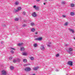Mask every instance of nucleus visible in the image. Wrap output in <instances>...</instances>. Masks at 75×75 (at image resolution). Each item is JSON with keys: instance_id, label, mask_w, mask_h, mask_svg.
<instances>
[{"instance_id": "17", "label": "nucleus", "mask_w": 75, "mask_h": 75, "mask_svg": "<svg viewBox=\"0 0 75 75\" xmlns=\"http://www.w3.org/2000/svg\"><path fill=\"white\" fill-rule=\"evenodd\" d=\"M68 23L66 22L64 24V25H65V26H67V25H68Z\"/></svg>"}, {"instance_id": "2", "label": "nucleus", "mask_w": 75, "mask_h": 75, "mask_svg": "<svg viewBox=\"0 0 75 75\" xmlns=\"http://www.w3.org/2000/svg\"><path fill=\"white\" fill-rule=\"evenodd\" d=\"M1 74L2 75H6L7 72L4 70H3L1 71Z\"/></svg>"}, {"instance_id": "1", "label": "nucleus", "mask_w": 75, "mask_h": 75, "mask_svg": "<svg viewBox=\"0 0 75 75\" xmlns=\"http://www.w3.org/2000/svg\"><path fill=\"white\" fill-rule=\"evenodd\" d=\"M73 51V49L72 47H69L68 49V50H67V51L69 52V54H72V53H71V51Z\"/></svg>"}, {"instance_id": "10", "label": "nucleus", "mask_w": 75, "mask_h": 75, "mask_svg": "<svg viewBox=\"0 0 75 75\" xmlns=\"http://www.w3.org/2000/svg\"><path fill=\"white\" fill-rule=\"evenodd\" d=\"M39 68L38 67H37L33 68V70H37Z\"/></svg>"}, {"instance_id": "16", "label": "nucleus", "mask_w": 75, "mask_h": 75, "mask_svg": "<svg viewBox=\"0 0 75 75\" xmlns=\"http://www.w3.org/2000/svg\"><path fill=\"white\" fill-rule=\"evenodd\" d=\"M75 15V13L73 12H71L70 13V15L71 16H74Z\"/></svg>"}, {"instance_id": "23", "label": "nucleus", "mask_w": 75, "mask_h": 75, "mask_svg": "<svg viewBox=\"0 0 75 75\" xmlns=\"http://www.w3.org/2000/svg\"><path fill=\"white\" fill-rule=\"evenodd\" d=\"M23 44V43H22L21 44L19 43L18 44V46H21V45H22Z\"/></svg>"}, {"instance_id": "31", "label": "nucleus", "mask_w": 75, "mask_h": 75, "mask_svg": "<svg viewBox=\"0 0 75 75\" xmlns=\"http://www.w3.org/2000/svg\"><path fill=\"white\" fill-rule=\"evenodd\" d=\"M13 62H17V60H14L13 61Z\"/></svg>"}, {"instance_id": "38", "label": "nucleus", "mask_w": 75, "mask_h": 75, "mask_svg": "<svg viewBox=\"0 0 75 75\" xmlns=\"http://www.w3.org/2000/svg\"><path fill=\"white\" fill-rule=\"evenodd\" d=\"M37 33H38V32H36L35 33V34H37Z\"/></svg>"}, {"instance_id": "40", "label": "nucleus", "mask_w": 75, "mask_h": 75, "mask_svg": "<svg viewBox=\"0 0 75 75\" xmlns=\"http://www.w3.org/2000/svg\"><path fill=\"white\" fill-rule=\"evenodd\" d=\"M43 4L44 5H45V3H44Z\"/></svg>"}, {"instance_id": "15", "label": "nucleus", "mask_w": 75, "mask_h": 75, "mask_svg": "<svg viewBox=\"0 0 75 75\" xmlns=\"http://www.w3.org/2000/svg\"><path fill=\"white\" fill-rule=\"evenodd\" d=\"M71 7H73L75 6V5L73 4H71Z\"/></svg>"}, {"instance_id": "12", "label": "nucleus", "mask_w": 75, "mask_h": 75, "mask_svg": "<svg viewBox=\"0 0 75 75\" xmlns=\"http://www.w3.org/2000/svg\"><path fill=\"white\" fill-rule=\"evenodd\" d=\"M23 55H27V52H24L22 54Z\"/></svg>"}, {"instance_id": "30", "label": "nucleus", "mask_w": 75, "mask_h": 75, "mask_svg": "<svg viewBox=\"0 0 75 75\" xmlns=\"http://www.w3.org/2000/svg\"><path fill=\"white\" fill-rule=\"evenodd\" d=\"M15 21H18V18H16L15 19Z\"/></svg>"}, {"instance_id": "13", "label": "nucleus", "mask_w": 75, "mask_h": 75, "mask_svg": "<svg viewBox=\"0 0 75 75\" xmlns=\"http://www.w3.org/2000/svg\"><path fill=\"white\" fill-rule=\"evenodd\" d=\"M11 70H13L14 69V67L13 66H11L10 67Z\"/></svg>"}, {"instance_id": "6", "label": "nucleus", "mask_w": 75, "mask_h": 75, "mask_svg": "<svg viewBox=\"0 0 75 75\" xmlns=\"http://www.w3.org/2000/svg\"><path fill=\"white\" fill-rule=\"evenodd\" d=\"M32 16H33V17H35L37 16V15L34 12L32 14Z\"/></svg>"}, {"instance_id": "8", "label": "nucleus", "mask_w": 75, "mask_h": 75, "mask_svg": "<svg viewBox=\"0 0 75 75\" xmlns=\"http://www.w3.org/2000/svg\"><path fill=\"white\" fill-rule=\"evenodd\" d=\"M40 48L41 50H44L45 48H44V46L42 45L40 47Z\"/></svg>"}, {"instance_id": "37", "label": "nucleus", "mask_w": 75, "mask_h": 75, "mask_svg": "<svg viewBox=\"0 0 75 75\" xmlns=\"http://www.w3.org/2000/svg\"><path fill=\"white\" fill-rule=\"evenodd\" d=\"M25 25H23V27H25Z\"/></svg>"}, {"instance_id": "29", "label": "nucleus", "mask_w": 75, "mask_h": 75, "mask_svg": "<svg viewBox=\"0 0 75 75\" xmlns=\"http://www.w3.org/2000/svg\"><path fill=\"white\" fill-rule=\"evenodd\" d=\"M63 17L64 18H65V17H66V16L65 15H62Z\"/></svg>"}, {"instance_id": "41", "label": "nucleus", "mask_w": 75, "mask_h": 75, "mask_svg": "<svg viewBox=\"0 0 75 75\" xmlns=\"http://www.w3.org/2000/svg\"><path fill=\"white\" fill-rule=\"evenodd\" d=\"M74 38V40H75V38Z\"/></svg>"}, {"instance_id": "22", "label": "nucleus", "mask_w": 75, "mask_h": 75, "mask_svg": "<svg viewBox=\"0 0 75 75\" xmlns=\"http://www.w3.org/2000/svg\"><path fill=\"white\" fill-rule=\"evenodd\" d=\"M30 25H31V26H33V25H34V23L33 22L31 23H30Z\"/></svg>"}, {"instance_id": "26", "label": "nucleus", "mask_w": 75, "mask_h": 75, "mask_svg": "<svg viewBox=\"0 0 75 75\" xmlns=\"http://www.w3.org/2000/svg\"><path fill=\"white\" fill-rule=\"evenodd\" d=\"M59 54H57L56 55V57H59Z\"/></svg>"}, {"instance_id": "35", "label": "nucleus", "mask_w": 75, "mask_h": 75, "mask_svg": "<svg viewBox=\"0 0 75 75\" xmlns=\"http://www.w3.org/2000/svg\"><path fill=\"white\" fill-rule=\"evenodd\" d=\"M62 4H65V2H64V1H63L62 2Z\"/></svg>"}, {"instance_id": "20", "label": "nucleus", "mask_w": 75, "mask_h": 75, "mask_svg": "<svg viewBox=\"0 0 75 75\" xmlns=\"http://www.w3.org/2000/svg\"><path fill=\"white\" fill-rule=\"evenodd\" d=\"M30 59L31 60H34V57H31L30 58Z\"/></svg>"}, {"instance_id": "24", "label": "nucleus", "mask_w": 75, "mask_h": 75, "mask_svg": "<svg viewBox=\"0 0 75 75\" xmlns=\"http://www.w3.org/2000/svg\"><path fill=\"white\" fill-rule=\"evenodd\" d=\"M27 65H30V64H25L24 65V66L25 67V66H27Z\"/></svg>"}, {"instance_id": "7", "label": "nucleus", "mask_w": 75, "mask_h": 75, "mask_svg": "<svg viewBox=\"0 0 75 75\" xmlns=\"http://www.w3.org/2000/svg\"><path fill=\"white\" fill-rule=\"evenodd\" d=\"M68 64L69 65H72V62L71 61L68 62Z\"/></svg>"}, {"instance_id": "39", "label": "nucleus", "mask_w": 75, "mask_h": 75, "mask_svg": "<svg viewBox=\"0 0 75 75\" xmlns=\"http://www.w3.org/2000/svg\"><path fill=\"white\" fill-rule=\"evenodd\" d=\"M37 1H39L40 0H36Z\"/></svg>"}, {"instance_id": "3", "label": "nucleus", "mask_w": 75, "mask_h": 75, "mask_svg": "<svg viewBox=\"0 0 75 75\" xmlns=\"http://www.w3.org/2000/svg\"><path fill=\"white\" fill-rule=\"evenodd\" d=\"M21 8L20 7H18L17 8L18 10H14V12H17V11H18L21 10Z\"/></svg>"}, {"instance_id": "32", "label": "nucleus", "mask_w": 75, "mask_h": 75, "mask_svg": "<svg viewBox=\"0 0 75 75\" xmlns=\"http://www.w3.org/2000/svg\"><path fill=\"white\" fill-rule=\"evenodd\" d=\"M11 50H15V49L11 47Z\"/></svg>"}, {"instance_id": "18", "label": "nucleus", "mask_w": 75, "mask_h": 75, "mask_svg": "<svg viewBox=\"0 0 75 75\" xmlns=\"http://www.w3.org/2000/svg\"><path fill=\"white\" fill-rule=\"evenodd\" d=\"M51 44V42L49 43H48V44L47 45V46H48L49 47H51V45H50Z\"/></svg>"}, {"instance_id": "27", "label": "nucleus", "mask_w": 75, "mask_h": 75, "mask_svg": "<svg viewBox=\"0 0 75 75\" xmlns=\"http://www.w3.org/2000/svg\"><path fill=\"white\" fill-rule=\"evenodd\" d=\"M13 58V57H9V59H10V60H11V59H12Z\"/></svg>"}, {"instance_id": "42", "label": "nucleus", "mask_w": 75, "mask_h": 75, "mask_svg": "<svg viewBox=\"0 0 75 75\" xmlns=\"http://www.w3.org/2000/svg\"><path fill=\"white\" fill-rule=\"evenodd\" d=\"M57 71H58V70H57Z\"/></svg>"}, {"instance_id": "34", "label": "nucleus", "mask_w": 75, "mask_h": 75, "mask_svg": "<svg viewBox=\"0 0 75 75\" xmlns=\"http://www.w3.org/2000/svg\"><path fill=\"white\" fill-rule=\"evenodd\" d=\"M11 52L12 54H13V53H14V52L13 51H11Z\"/></svg>"}, {"instance_id": "5", "label": "nucleus", "mask_w": 75, "mask_h": 75, "mask_svg": "<svg viewBox=\"0 0 75 75\" xmlns=\"http://www.w3.org/2000/svg\"><path fill=\"white\" fill-rule=\"evenodd\" d=\"M42 37H40V38L35 39V40H38V41H41L42 40Z\"/></svg>"}, {"instance_id": "28", "label": "nucleus", "mask_w": 75, "mask_h": 75, "mask_svg": "<svg viewBox=\"0 0 75 75\" xmlns=\"http://www.w3.org/2000/svg\"><path fill=\"white\" fill-rule=\"evenodd\" d=\"M33 8H34L36 9V8H37V7H36V6H33Z\"/></svg>"}, {"instance_id": "11", "label": "nucleus", "mask_w": 75, "mask_h": 75, "mask_svg": "<svg viewBox=\"0 0 75 75\" xmlns=\"http://www.w3.org/2000/svg\"><path fill=\"white\" fill-rule=\"evenodd\" d=\"M33 46L34 47H37L38 46V45L36 43H35L33 44Z\"/></svg>"}, {"instance_id": "19", "label": "nucleus", "mask_w": 75, "mask_h": 75, "mask_svg": "<svg viewBox=\"0 0 75 75\" xmlns=\"http://www.w3.org/2000/svg\"><path fill=\"white\" fill-rule=\"evenodd\" d=\"M21 51H24V47H21Z\"/></svg>"}, {"instance_id": "36", "label": "nucleus", "mask_w": 75, "mask_h": 75, "mask_svg": "<svg viewBox=\"0 0 75 75\" xmlns=\"http://www.w3.org/2000/svg\"><path fill=\"white\" fill-rule=\"evenodd\" d=\"M20 61V60L19 59H18V60H17L18 61Z\"/></svg>"}, {"instance_id": "4", "label": "nucleus", "mask_w": 75, "mask_h": 75, "mask_svg": "<svg viewBox=\"0 0 75 75\" xmlns=\"http://www.w3.org/2000/svg\"><path fill=\"white\" fill-rule=\"evenodd\" d=\"M25 70L26 71H31V68L29 67L26 68L25 69Z\"/></svg>"}, {"instance_id": "33", "label": "nucleus", "mask_w": 75, "mask_h": 75, "mask_svg": "<svg viewBox=\"0 0 75 75\" xmlns=\"http://www.w3.org/2000/svg\"><path fill=\"white\" fill-rule=\"evenodd\" d=\"M23 14L24 15H25V12H23Z\"/></svg>"}, {"instance_id": "9", "label": "nucleus", "mask_w": 75, "mask_h": 75, "mask_svg": "<svg viewBox=\"0 0 75 75\" xmlns=\"http://www.w3.org/2000/svg\"><path fill=\"white\" fill-rule=\"evenodd\" d=\"M69 30L71 32H72V33H73V34L75 33V32H74V30L72 29H69Z\"/></svg>"}, {"instance_id": "25", "label": "nucleus", "mask_w": 75, "mask_h": 75, "mask_svg": "<svg viewBox=\"0 0 75 75\" xmlns=\"http://www.w3.org/2000/svg\"><path fill=\"white\" fill-rule=\"evenodd\" d=\"M23 62H27V60L26 59H24L23 60Z\"/></svg>"}, {"instance_id": "14", "label": "nucleus", "mask_w": 75, "mask_h": 75, "mask_svg": "<svg viewBox=\"0 0 75 75\" xmlns=\"http://www.w3.org/2000/svg\"><path fill=\"white\" fill-rule=\"evenodd\" d=\"M15 4L16 5H18V4H19V2L18 1H16L15 2Z\"/></svg>"}, {"instance_id": "21", "label": "nucleus", "mask_w": 75, "mask_h": 75, "mask_svg": "<svg viewBox=\"0 0 75 75\" xmlns=\"http://www.w3.org/2000/svg\"><path fill=\"white\" fill-rule=\"evenodd\" d=\"M31 31H32V32H34V31H35V29H34V28H32L31 30Z\"/></svg>"}]
</instances>
